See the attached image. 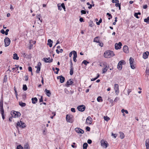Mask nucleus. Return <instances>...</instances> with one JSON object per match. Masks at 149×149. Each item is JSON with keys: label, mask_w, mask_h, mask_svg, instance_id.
<instances>
[{"label": "nucleus", "mask_w": 149, "mask_h": 149, "mask_svg": "<svg viewBox=\"0 0 149 149\" xmlns=\"http://www.w3.org/2000/svg\"><path fill=\"white\" fill-rule=\"evenodd\" d=\"M0 111L2 115L3 120L5 119V116L4 115V111L3 108V101L2 100L0 101Z\"/></svg>", "instance_id": "obj_1"}, {"label": "nucleus", "mask_w": 149, "mask_h": 149, "mask_svg": "<svg viewBox=\"0 0 149 149\" xmlns=\"http://www.w3.org/2000/svg\"><path fill=\"white\" fill-rule=\"evenodd\" d=\"M66 121L70 123H72L74 121L73 116L71 115L67 114L66 116Z\"/></svg>", "instance_id": "obj_2"}, {"label": "nucleus", "mask_w": 149, "mask_h": 149, "mask_svg": "<svg viewBox=\"0 0 149 149\" xmlns=\"http://www.w3.org/2000/svg\"><path fill=\"white\" fill-rule=\"evenodd\" d=\"M26 126V124L22 122L21 120L19 121H18L16 125V127L17 129H18L19 127L21 128H25Z\"/></svg>", "instance_id": "obj_3"}, {"label": "nucleus", "mask_w": 149, "mask_h": 149, "mask_svg": "<svg viewBox=\"0 0 149 149\" xmlns=\"http://www.w3.org/2000/svg\"><path fill=\"white\" fill-rule=\"evenodd\" d=\"M126 63L124 60L120 61L118 63L117 68L119 70H121L122 68V65H125Z\"/></svg>", "instance_id": "obj_4"}, {"label": "nucleus", "mask_w": 149, "mask_h": 149, "mask_svg": "<svg viewBox=\"0 0 149 149\" xmlns=\"http://www.w3.org/2000/svg\"><path fill=\"white\" fill-rule=\"evenodd\" d=\"M11 115L13 117L16 118L19 117L21 114L19 112L13 111L11 112Z\"/></svg>", "instance_id": "obj_5"}, {"label": "nucleus", "mask_w": 149, "mask_h": 149, "mask_svg": "<svg viewBox=\"0 0 149 149\" xmlns=\"http://www.w3.org/2000/svg\"><path fill=\"white\" fill-rule=\"evenodd\" d=\"M114 55L113 52L109 50L107 51L104 53V56H114Z\"/></svg>", "instance_id": "obj_6"}, {"label": "nucleus", "mask_w": 149, "mask_h": 149, "mask_svg": "<svg viewBox=\"0 0 149 149\" xmlns=\"http://www.w3.org/2000/svg\"><path fill=\"white\" fill-rule=\"evenodd\" d=\"M4 42L5 46L7 47L9 45L10 42V40L8 37H6L4 39Z\"/></svg>", "instance_id": "obj_7"}, {"label": "nucleus", "mask_w": 149, "mask_h": 149, "mask_svg": "<svg viewBox=\"0 0 149 149\" xmlns=\"http://www.w3.org/2000/svg\"><path fill=\"white\" fill-rule=\"evenodd\" d=\"M101 145L102 146H103L105 148H106L109 146V144L107 141L104 140H102L101 141Z\"/></svg>", "instance_id": "obj_8"}, {"label": "nucleus", "mask_w": 149, "mask_h": 149, "mask_svg": "<svg viewBox=\"0 0 149 149\" xmlns=\"http://www.w3.org/2000/svg\"><path fill=\"white\" fill-rule=\"evenodd\" d=\"M85 106L84 105L78 106L77 107V109L78 111L81 112L84 111L85 110Z\"/></svg>", "instance_id": "obj_9"}, {"label": "nucleus", "mask_w": 149, "mask_h": 149, "mask_svg": "<svg viewBox=\"0 0 149 149\" xmlns=\"http://www.w3.org/2000/svg\"><path fill=\"white\" fill-rule=\"evenodd\" d=\"M134 59L132 57H131L130 58L129 61L130 63V67L132 69H134L135 68V67L133 65V62H134Z\"/></svg>", "instance_id": "obj_10"}, {"label": "nucleus", "mask_w": 149, "mask_h": 149, "mask_svg": "<svg viewBox=\"0 0 149 149\" xmlns=\"http://www.w3.org/2000/svg\"><path fill=\"white\" fill-rule=\"evenodd\" d=\"M114 86L115 93L116 95H118L119 93L118 85L116 84H115Z\"/></svg>", "instance_id": "obj_11"}, {"label": "nucleus", "mask_w": 149, "mask_h": 149, "mask_svg": "<svg viewBox=\"0 0 149 149\" xmlns=\"http://www.w3.org/2000/svg\"><path fill=\"white\" fill-rule=\"evenodd\" d=\"M42 60L46 63H51L52 62L53 59L52 58L51 59L50 57L45 58L42 59Z\"/></svg>", "instance_id": "obj_12"}, {"label": "nucleus", "mask_w": 149, "mask_h": 149, "mask_svg": "<svg viewBox=\"0 0 149 149\" xmlns=\"http://www.w3.org/2000/svg\"><path fill=\"white\" fill-rule=\"evenodd\" d=\"M122 46V43L120 42H119L118 43H116L115 45V49H120L121 48Z\"/></svg>", "instance_id": "obj_13"}, {"label": "nucleus", "mask_w": 149, "mask_h": 149, "mask_svg": "<svg viewBox=\"0 0 149 149\" xmlns=\"http://www.w3.org/2000/svg\"><path fill=\"white\" fill-rule=\"evenodd\" d=\"M74 130L76 132L79 133L83 134L84 132V131L80 128H76Z\"/></svg>", "instance_id": "obj_14"}, {"label": "nucleus", "mask_w": 149, "mask_h": 149, "mask_svg": "<svg viewBox=\"0 0 149 149\" xmlns=\"http://www.w3.org/2000/svg\"><path fill=\"white\" fill-rule=\"evenodd\" d=\"M58 79H60V82L61 83H63L64 82L65 78L64 77H63L62 75H60L57 77Z\"/></svg>", "instance_id": "obj_15"}, {"label": "nucleus", "mask_w": 149, "mask_h": 149, "mask_svg": "<svg viewBox=\"0 0 149 149\" xmlns=\"http://www.w3.org/2000/svg\"><path fill=\"white\" fill-rule=\"evenodd\" d=\"M103 65H104V68H103L102 71V73H105L107 71L108 69H107V63H106V62H104L103 63Z\"/></svg>", "instance_id": "obj_16"}, {"label": "nucleus", "mask_w": 149, "mask_h": 149, "mask_svg": "<svg viewBox=\"0 0 149 149\" xmlns=\"http://www.w3.org/2000/svg\"><path fill=\"white\" fill-rule=\"evenodd\" d=\"M123 50L125 53H128L129 52L128 47L127 45H125L123 46Z\"/></svg>", "instance_id": "obj_17"}, {"label": "nucleus", "mask_w": 149, "mask_h": 149, "mask_svg": "<svg viewBox=\"0 0 149 149\" xmlns=\"http://www.w3.org/2000/svg\"><path fill=\"white\" fill-rule=\"evenodd\" d=\"M92 118L90 116H88L86 120V122L89 124H91L92 123Z\"/></svg>", "instance_id": "obj_18"}, {"label": "nucleus", "mask_w": 149, "mask_h": 149, "mask_svg": "<svg viewBox=\"0 0 149 149\" xmlns=\"http://www.w3.org/2000/svg\"><path fill=\"white\" fill-rule=\"evenodd\" d=\"M45 92H46V94L48 97H50L51 95V93L49 90H47L45 89Z\"/></svg>", "instance_id": "obj_19"}, {"label": "nucleus", "mask_w": 149, "mask_h": 149, "mask_svg": "<svg viewBox=\"0 0 149 149\" xmlns=\"http://www.w3.org/2000/svg\"><path fill=\"white\" fill-rule=\"evenodd\" d=\"M53 42L52 41L51 39H49L48 40L47 45H49L50 47H51L52 46V43Z\"/></svg>", "instance_id": "obj_20"}, {"label": "nucleus", "mask_w": 149, "mask_h": 149, "mask_svg": "<svg viewBox=\"0 0 149 149\" xmlns=\"http://www.w3.org/2000/svg\"><path fill=\"white\" fill-rule=\"evenodd\" d=\"M72 54L73 55V56H77V53L75 51H72L71 52L69 53V56H72Z\"/></svg>", "instance_id": "obj_21"}, {"label": "nucleus", "mask_w": 149, "mask_h": 149, "mask_svg": "<svg viewBox=\"0 0 149 149\" xmlns=\"http://www.w3.org/2000/svg\"><path fill=\"white\" fill-rule=\"evenodd\" d=\"M32 102L33 104H36L38 101L37 98L36 97L32 98L31 99Z\"/></svg>", "instance_id": "obj_22"}, {"label": "nucleus", "mask_w": 149, "mask_h": 149, "mask_svg": "<svg viewBox=\"0 0 149 149\" xmlns=\"http://www.w3.org/2000/svg\"><path fill=\"white\" fill-rule=\"evenodd\" d=\"M99 38L100 37L99 36L95 37L93 41L97 43L99 42L100 41Z\"/></svg>", "instance_id": "obj_23"}, {"label": "nucleus", "mask_w": 149, "mask_h": 149, "mask_svg": "<svg viewBox=\"0 0 149 149\" xmlns=\"http://www.w3.org/2000/svg\"><path fill=\"white\" fill-rule=\"evenodd\" d=\"M19 105L22 107H25L26 104L25 103L23 102H22L21 101L19 102Z\"/></svg>", "instance_id": "obj_24"}, {"label": "nucleus", "mask_w": 149, "mask_h": 149, "mask_svg": "<svg viewBox=\"0 0 149 149\" xmlns=\"http://www.w3.org/2000/svg\"><path fill=\"white\" fill-rule=\"evenodd\" d=\"M24 149H30L29 145L28 143H26L24 146Z\"/></svg>", "instance_id": "obj_25"}, {"label": "nucleus", "mask_w": 149, "mask_h": 149, "mask_svg": "<svg viewBox=\"0 0 149 149\" xmlns=\"http://www.w3.org/2000/svg\"><path fill=\"white\" fill-rule=\"evenodd\" d=\"M119 133L120 134V137L122 139H123L125 137L124 134L122 132H120Z\"/></svg>", "instance_id": "obj_26"}, {"label": "nucleus", "mask_w": 149, "mask_h": 149, "mask_svg": "<svg viewBox=\"0 0 149 149\" xmlns=\"http://www.w3.org/2000/svg\"><path fill=\"white\" fill-rule=\"evenodd\" d=\"M36 17L37 19H38L39 20H40L41 22H42V19H40V18L41 17V16H40V15L39 14V15H37L36 16Z\"/></svg>", "instance_id": "obj_27"}, {"label": "nucleus", "mask_w": 149, "mask_h": 149, "mask_svg": "<svg viewBox=\"0 0 149 149\" xmlns=\"http://www.w3.org/2000/svg\"><path fill=\"white\" fill-rule=\"evenodd\" d=\"M88 146V145L87 143H84L83 145V149H87Z\"/></svg>", "instance_id": "obj_28"}, {"label": "nucleus", "mask_w": 149, "mask_h": 149, "mask_svg": "<svg viewBox=\"0 0 149 149\" xmlns=\"http://www.w3.org/2000/svg\"><path fill=\"white\" fill-rule=\"evenodd\" d=\"M97 100L98 102H102L103 101L102 97L101 96H99L97 98Z\"/></svg>", "instance_id": "obj_29"}, {"label": "nucleus", "mask_w": 149, "mask_h": 149, "mask_svg": "<svg viewBox=\"0 0 149 149\" xmlns=\"http://www.w3.org/2000/svg\"><path fill=\"white\" fill-rule=\"evenodd\" d=\"M23 90L24 91H26L27 89V87L26 84H24L23 86Z\"/></svg>", "instance_id": "obj_30"}, {"label": "nucleus", "mask_w": 149, "mask_h": 149, "mask_svg": "<svg viewBox=\"0 0 149 149\" xmlns=\"http://www.w3.org/2000/svg\"><path fill=\"white\" fill-rule=\"evenodd\" d=\"M89 63V62L87 61L86 60L83 61L82 63V64H84L86 65L87 64H88Z\"/></svg>", "instance_id": "obj_31"}, {"label": "nucleus", "mask_w": 149, "mask_h": 149, "mask_svg": "<svg viewBox=\"0 0 149 149\" xmlns=\"http://www.w3.org/2000/svg\"><path fill=\"white\" fill-rule=\"evenodd\" d=\"M149 55V52L148 51H147L142 54L143 56H148Z\"/></svg>", "instance_id": "obj_32"}, {"label": "nucleus", "mask_w": 149, "mask_h": 149, "mask_svg": "<svg viewBox=\"0 0 149 149\" xmlns=\"http://www.w3.org/2000/svg\"><path fill=\"white\" fill-rule=\"evenodd\" d=\"M65 86L68 87H69L70 85V81L69 80L68 81L66 82V83L65 84Z\"/></svg>", "instance_id": "obj_33"}, {"label": "nucleus", "mask_w": 149, "mask_h": 149, "mask_svg": "<svg viewBox=\"0 0 149 149\" xmlns=\"http://www.w3.org/2000/svg\"><path fill=\"white\" fill-rule=\"evenodd\" d=\"M144 22L147 24H148L149 23V17H148L147 18L145 19Z\"/></svg>", "instance_id": "obj_34"}, {"label": "nucleus", "mask_w": 149, "mask_h": 149, "mask_svg": "<svg viewBox=\"0 0 149 149\" xmlns=\"http://www.w3.org/2000/svg\"><path fill=\"white\" fill-rule=\"evenodd\" d=\"M104 120L107 121H108L110 119V118L107 116H104Z\"/></svg>", "instance_id": "obj_35"}, {"label": "nucleus", "mask_w": 149, "mask_h": 149, "mask_svg": "<svg viewBox=\"0 0 149 149\" xmlns=\"http://www.w3.org/2000/svg\"><path fill=\"white\" fill-rule=\"evenodd\" d=\"M15 66H17V67L15 68H13V71L15 70V71H16L17 70H18V67H19V65H15Z\"/></svg>", "instance_id": "obj_36"}, {"label": "nucleus", "mask_w": 149, "mask_h": 149, "mask_svg": "<svg viewBox=\"0 0 149 149\" xmlns=\"http://www.w3.org/2000/svg\"><path fill=\"white\" fill-rule=\"evenodd\" d=\"M146 72L147 75H149V66L147 67Z\"/></svg>", "instance_id": "obj_37"}, {"label": "nucleus", "mask_w": 149, "mask_h": 149, "mask_svg": "<svg viewBox=\"0 0 149 149\" xmlns=\"http://www.w3.org/2000/svg\"><path fill=\"white\" fill-rule=\"evenodd\" d=\"M42 65L41 63L40 62H39L37 65V66L35 67L36 68H40Z\"/></svg>", "instance_id": "obj_38"}, {"label": "nucleus", "mask_w": 149, "mask_h": 149, "mask_svg": "<svg viewBox=\"0 0 149 149\" xmlns=\"http://www.w3.org/2000/svg\"><path fill=\"white\" fill-rule=\"evenodd\" d=\"M73 72H74L73 68H70V74L71 75H72L73 74Z\"/></svg>", "instance_id": "obj_39"}, {"label": "nucleus", "mask_w": 149, "mask_h": 149, "mask_svg": "<svg viewBox=\"0 0 149 149\" xmlns=\"http://www.w3.org/2000/svg\"><path fill=\"white\" fill-rule=\"evenodd\" d=\"M107 15H108L110 17L108 18L109 19H110L111 18H112V16L109 13H107Z\"/></svg>", "instance_id": "obj_40"}, {"label": "nucleus", "mask_w": 149, "mask_h": 149, "mask_svg": "<svg viewBox=\"0 0 149 149\" xmlns=\"http://www.w3.org/2000/svg\"><path fill=\"white\" fill-rule=\"evenodd\" d=\"M61 5L62 8H63V9L65 11V7L64 3H63L61 4Z\"/></svg>", "instance_id": "obj_41"}, {"label": "nucleus", "mask_w": 149, "mask_h": 149, "mask_svg": "<svg viewBox=\"0 0 149 149\" xmlns=\"http://www.w3.org/2000/svg\"><path fill=\"white\" fill-rule=\"evenodd\" d=\"M102 19L101 18H100L98 22H96V24L97 25H99L102 22Z\"/></svg>", "instance_id": "obj_42"}, {"label": "nucleus", "mask_w": 149, "mask_h": 149, "mask_svg": "<svg viewBox=\"0 0 149 149\" xmlns=\"http://www.w3.org/2000/svg\"><path fill=\"white\" fill-rule=\"evenodd\" d=\"M146 149L149 148V142H146Z\"/></svg>", "instance_id": "obj_43"}, {"label": "nucleus", "mask_w": 149, "mask_h": 149, "mask_svg": "<svg viewBox=\"0 0 149 149\" xmlns=\"http://www.w3.org/2000/svg\"><path fill=\"white\" fill-rule=\"evenodd\" d=\"M40 68H41V67L40 68H37V70H36V73H39L40 72Z\"/></svg>", "instance_id": "obj_44"}, {"label": "nucleus", "mask_w": 149, "mask_h": 149, "mask_svg": "<svg viewBox=\"0 0 149 149\" xmlns=\"http://www.w3.org/2000/svg\"><path fill=\"white\" fill-rule=\"evenodd\" d=\"M17 149H23V148L21 145H19L17 146Z\"/></svg>", "instance_id": "obj_45"}, {"label": "nucleus", "mask_w": 149, "mask_h": 149, "mask_svg": "<svg viewBox=\"0 0 149 149\" xmlns=\"http://www.w3.org/2000/svg\"><path fill=\"white\" fill-rule=\"evenodd\" d=\"M81 15L85 14L86 13V12L84 10H81Z\"/></svg>", "instance_id": "obj_46"}, {"label": "nucleus", "mask_w": 149, "mask_h": 149, "mask_svg": "<svg viewBox=\"0 0 149 149\" xmlns=\"http://www.w3.org/2000/svg\"><path fill=\"white\" fill-rule=\"evenodd\" d=\"M33 45L31 43H30L29 46L28 47V48L29 49H30L32 48L33 47Z\"/></svg>", "instance_id": "obj_47"}, {"label": "nucleus", "mask_w": 149, "mask_h": 149, "mask_svg": "<svg viewBox=\"0 0 149 149\" xmlns=\"http://www.w3.org/2000/svg\"><path fill=\"white\" fill-rule=\"evenodd\" d=\"M56 70H57V71L55 72L56 74H58V72L59 71V69L57 68H55Z\"/></svg>", "instance_id": "obj_48"}, {"label": "nucleus", "mask_w": 149, "mask_h": 149, "mask_svg": "<svg viewBox=\"0 0 149 149\" xmlns=\"http://www.w3.org/2000/svg\"><path fill=\"white\" fill-rule=\"evenodd\" d=\"M25 81H27L28 80V79H29L28 76L27 75H26L25 76Z\"/></svg>", "instance_id": "obj_49"}, {"label": "nucleus", "mask_w": 149, "mask_h": 149, "mask_svg": "<svg viewBox=\"0 0 149 149\" xmlns=\"http://www.w3.org/2000/svg\"><path fill=\"white\" fill-rule=\"evenodd\" d=\"M28 69L29 71L32 72V69L31 67L29 66L28 68Z\"/></svg>", "instance_id": "obj_50"}, {"label": "nucleus", "mask_w": 149, "mask_h": 149, "mask_svg": "<svg viewBox=\"0 0 149 149\" xmlns=\"http://www.w3.org/2000/svg\"><path fill=\"white\" fill-rule=\"evenodd\" d=\"M58 9L59 10H62V7L61 6H61H59L58 4Z\"/></svg>", "instance_id": "obj_51"}, {"label": "nucleus", "mask_w": 149, "mask_h": 149, "mask_svg": "<svg viewBox=\"0 0 149 149\" xmlns=\"http://www.w3.org/2000/svg\"><path fill=\"white\" fill-rule=\"evenodd\" d=\"M86 131H90V128L88 126L86 127Z\"/></svg>", "instance_id": "obj_52"}, {"label": "nucleus", "mask_w": 149, "mask_h": 149, "mask_svg": "<svg viewBox=\"0 0 149 149\" xmlns=\"http://www.w3.org/2000/svg\"><path fill=\"white\" fill-rule=\"evenodd\" d=\"M99 43V45L101 46V47H103V43L102 42H100L99 41V42H98Z\"/></svg>", "instance_id": "obj_53"}, {"label": "nucleus", "mask_w": 149, "mask_h": 149, "mask_svg": "<svg viewBox=\"0 0 149 149\" xmlns=\"http://www.w3.org/2000/svg\"><path fill=\"white\" fill-rule=\"evenodd\" d=\"M69 81H70V85H72L73 83V81L72 79H69Z\"/></svg>", "instance_id": "obj_54"}, {"label": "nucleus", "mask_w": 149, "mask_h": 149, "mask_svg": "<svg viewBox=\"0 0 149 149\" xmlns=\"http://www.w3.org/2000/svg\"><path fill=\"white\" fill-rule=\"evenodd\" d=\"M138 15L136 13H135L134 14V16L137 18H139V17L138 16Z\"/></svg>", "instance_id": "obj_55"}, {"label": "nucleus", "mask_w": 149, "mask_h": 149, "mask_svg": "<svg viewBox=\"0 0 149 149\" xmlns=\"http://www.w3.org/2000/svg\"><path fill=\"white\" fill-rule=\"evenodd\" d=\"M119 100V98L116 97L114 100V101L116 102L118 100Z\"/></svg>", "instance_id": "obj_56"}, {"label": "nucleus", "mask_w": 149, "mask_h": 149, "mask_svg": "<svg viewBox=\"0 0 149 149\" xmlns=\"http://www.w3.org/2000/svg\"><path fill=\"white\" fill-rule=\"evenodd\" d=\"M9 29H7L6 31H5V34L6 35H7L8 34V32L9 31Z\"/></svg>", "instance_id": "obj_57"}, {"label": "nucleus", "mask_w": 149, "mask_h": 149, "mask_svg": "<svg viewBox=\"0 0 149 149\" xmlns=\"http://www.w3.org/2000/svg\"><path fill=\"white\" fill-rule=\"evenodd\" d=\"M13 58L14 59L17 60L19 59V56H13Z\"/></svg>", "instance_id": "obj_58"}, {"label": "nucleus", "mask_w": 149, "mask_h": 149, "mask_svg": "<svg viewBox=\"0 0 149 149\" xmlns=\"http://www.w3.org/2000/svg\"><path fill=\"white\" fill-rule=\"evenodd\" d=\"M87 143L89 144H90L91 143H92V141L91 140V139H88L87 141Z\"/></svg>", "instance_id": "obj_59"}, {"label": "nucleus", "mask_w": 149, "mask_h": 149, "mask_svg": "<svg viewBox=\"0 0 149 149\" xmlns=\"http://www.w3.org/2000/svg\"><path fill=\"white\" fill-rule=\"evenodd\" d=\"M71 111L72 112L74 113L75 112V109L74 108H72L71 109Z\"/></svg>", "instance_id": "obj_60"}, {"label": "nucleus", "mask_w": 149, "mask_h": 149, "mask_svg": "<svg viewBox=\"0 0 149 149\" xmlns=\"http://www.w3.org/2000/svg\"><path fill=\"white\" fill-rule=\"evenodd\" d=\"M43 101L42 96H41L39 100V102H41Z\"/></svg>", "instance_id": "obj_61"}, {"label": "nucleus", "mask_w": 149, "mask_h": 149, "mask_svg": "<svg viewBox=\"0 0 149 149\" xmlns=\"http://www.w3.org/2000/svg\"><path fill=\"white\" fill-rule=\"evenodd\" d=\"M0 32L1 33H2L3 34H4L5 33V31L3 29H1L0 31Z\"/></svg>", "instance_id": "obj_62"}, {"label": "nucleus", "mask_w": 149, "mask_h": 149, "mask_svg": "<svg viewBox=\"0 0 149 149\" xmlns=\"http://www.w3.org/2000/svg\"><path fill=\"white\" fill-rule=\"evenodd\" d=\"M132 91V89H128L127 90V92L128 95H129V93Z\"/></svg>", "instance_id": "obj_63"}, {"label": "nucleus", "mask_w": 149, "mask_h": 149, "mask_svg": "<svg viewBox=\"0 0 149 149\" xmlns=\"http://www.w3.org/2000/svg\"><path fill=\"white\" fill-rule=\"evenodd\" d=\"M79 21L81 22H84V19L82 17H81L79 19Z\"/></svg>", "instance_id": "obj_64"}]
</instances>
